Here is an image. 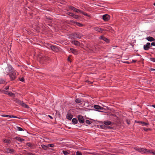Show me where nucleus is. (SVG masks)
Listing matches in <instances>:
<instances>
[{
  "instance_id": "f257e3e1",
  "label": "nucleus",
  "mask_w": 155,
  "mask_h": 155,
  "mask_svg": "<svg viewBox=\"0 0 155 155\" xmlns=\"http://www.w3.org/2000/svg\"><path fill=\"white\" fill-rule=\"evenodd\" d=\"M14 68L10 65H8L3 71L4 74L6 75H8L11 71H13Z\"/></svg>"
},
{
  "instance_id": "f03ea898",
  "label": "nucleus",
  "mask_w": 155,
  "mask_h": 155,
  "mask_svg": "<svg viewBox=\"0 0 155 155\" xmlns=\"http://www.w3.org/2000/svg\"><path fill=\"white\" fill-rule=\"evenodd\" d=\"M14 101L16 103H18V104L21 105L23 107H24L26 108H29L28 106L23 101H21L17 99H16L14 100Z\"/></svg>"
},
{
  "instance_id": "7ed1b4c3",
  "label": "nucleus",
  "mask_w": 155,
  "mask_h": 155,
  "mask_svg": "<svg viewBox=\"0 0 155 155\" xmlns=\"http://www.w3.org/2000/svg\"><path fill=\"white\" fill-rule=\"evenodd\" d=\"M9 77L11 80H14L16 78V71L14 68L13 71H11L9 74Z\"/></svg>"
},
{
  "instance_id": "20e7f679",
  "label": "nucleus",
  "mask_w": 155,
  "mask_h": 155,
  "mask_svg": "<svg viewBox=\"0 0 155 155\" xmlns=\"http://www.w3.org/2000/svg\"><path fill=\"white\" fill-rule=\"evenodd\" d=\"M72 37L74 38H81L83 35L79 33H74L71 35Z\"/></svg>"
},
{
  "instance_id": "39448f33",
  "label": "nucleus",
  "mask_w": 155,
  "mask_h": 155,
  "mask_svg": "<svg viewBox=\"0 0 155 155\" xmlns=\"http://www.w3.org/2000/svg\"><path fill=\"white\" fill-rule=\"evenodd\" d=\"M151 46L149 42H147L146 45H143V49L145 50H148Z\"/></svg>"
},
{
  "instance_id": "423d86ee",
  "label": "nucleus",
  "mask_w": 155,
  "mask_h": 155,
  "mask_svg": "<svg viewBox=\"0 0 155 155\" xmlns=\"http://www.w3.org/2000/svg\"><path fill=\"white\" fill-rule=\"evenodd\" d=\"M78 118L79 122L83 124L84 122V119L82 116L79 115L78 116Z\"/></svg>"
},
{
  "instance_id": "0eeeda50",
  "label": "nucleus",
  "mask_w": 155,
  "mask_h": 155,
  "mask_svg": "<svg viewBox=\"0 0 155 155\" xmlns=\"http://www.w3.org/2000/svg\"><path fill=\"white\" fill-rule=\"evenodd\" d=\"M150 152V150H147L145 148H140V152L141 153H149V152Z\"/></svg>"
},
{
  "instance_id": "6e6552de",
  "label": "nucleus",
  "mask_w": 155,
  "mask_h": 155,
  "mask_svg": "<svg viewBox=\"0 0 155 155\" xmlns=\"http://www.w3.org/2000/svg\"><path fill=\"white\" fill-rule=\"evenodd\" d=\"M102 18L104 21H107L109 20L110 16L107 14H105L103 16Z\"/></svg>"
},
{
  "instance_id": "1a4fd4ad",
  "label": "nucleus",
  "mask_w": 155,
  "mask_h": 155,
  "mask_svg": "<svg viewBox=\"0 0 155 155\" xmlns=\"http://www.w3.org/2000/svg\"><path fill=\"white\" fill-rule=\"evenodd\" d=\"M94 30L101 33H102L103 31L104 30L103 29L99 28L98 27H95L94 28Z\"/></svg>"
},
{
  "instance_id": "9d476101",
  "label": "nucleus",
  "mask_w": 155,
  "mask_h": 155,
  "mask_svg": "<svg viewBox=\"0 0 155 155\" xmlns=\"http://www.w3.org/2000/svg\"><path fill=\"white\" fill-rule=\"evenodd\" d=\"M94 107L95 109L97 110L98 111H100L99 110H103V108L102 107H101L99 105H95L94 106Z\"/></svg>"
},
{
  "instance_id": "9b49d317",
  "label": "nucleus",
  "mask_w": 155,
  "mask_h": 155,
  "mask_svg": "<svg viewBox=\"0 0 155 155\" xmlns=\"http://www.w3.org/2000/svg\"><path fill=\"white\" fill-rule=\"evenodd\" d=\"M69 51L75 55H77L78 52V51L77 50L73 48H70Z\"/></svg>"
},
{
  "instance_id": "f8f14e48",
  "label": "nucleus",
  "mask_w": 155,
  "mask_h": 155,
  "mask_svg": "<svg viewBox=\"0 0 155 155\" xmlns=\"http://www.w3.org/2000/svg\"><path fill=\"white\" fill-rule=\"evenodd\" d=\"M14 150L12 149L6 148V152L8 153H14Z\"/></svg>"
},
{
  "instance_id": "ddd939ff",
  "label": "nucleus",
  "mask_w": 155,
  "mask_h": 155,
  "mask_svg": "<svg viewBox=\"0 0 155 155\" xmlns=\"http://www.w3.org/2000/svg\"><path fill=\"white\" fill-rule=\"evenodd\" d=\"M76 12H77V13H81L83 15H85V16H88V15L85 12H82L81 10H80V9H77V11H76Z\"/></svg>"
},
{
  "instance_id": "4468645a",
  "label": "nucleus",
  "mask_w": 155,
  "mask_h": 155,
  "mask_svg": "<svg viewBox=\"0 0 155 155\" xmlns=\"http://www.w3.org/2000/svg\"><path fill=\"white\" fill-rule=\"evenodd\" d=\"M99 38L103 40L104 41H105L106 42L108 43L109 41V40L108 39H107V38L104 37L103 35H102Z\"/></svg>"
},
{
  "instance_id": "2eb2a0df",
  "label": "nucleus",
  "mask_w": 155,
  "mask_h": 155,
  "mask_svg": "<svg viewBox=\"0 0 155 155\" xmlns=\"http://www.w3.org/2000/svg\"><path fill=\"white\" fill-rule=\"evenodd\" d=\"M111 122L109 120H107L104 121L103 123L105 125L109 126L111 125Z\"/></svg>"
},
{
  "instance_id": "dca6fc26",
  "label": "nucleus",
  "mask_w": 155,
  "mask_h": 155,
  "mask_svg": "<svg viewBox=\"0 0 155 155\" xmlns=\"http://www.w3.org/2000/svg\"><path fill=\"white\" fill-rule=\"evenodd\" d=\"M147 40L148 41H155V39L153 37L150 36L147 37L146 38Z\"/></svg>"
},
{
  "instance_id": "f3484780",
  "label": "nucleus",
  "mask_w": 155,
  "mask_h": 155,
  "mask_svg": "<svg viewBox=\"0 0 155 155\" xmlns=\"http://www.w3.org/2000/svg\"><path fill=\"white\" fill-rule=\"evenodd\" d=\"M73 117V116L69 113L67 114V115L66 116L67 118L69 120H71Z\"/></svg>"
},
{
  "instance_id": "a211bd4d",
  "label": "nucleus",
  "mask_w": 155,
  "mask_h": 155,
  "mask_svg": "<svg viewBox=\"0 0 155 155\" xmlns=\"http://www.w3.org/2000/svg\"><path fill=\"white\" fill-rule=\"evenodd\" d=\"M26 145L30 147L31 149H34L35 148V146L30 143H27Z\"/></svg>"
},
{
  "instance_id": "6ab92c4d",
  "label": "nucleus",
  "mask_w": 155,
  "mask_h": 155,
  "mask_svg": "<svg viewBox=\"0 0 155 155\" xmlns=\"http://www.w3.org/2000/svg\"><path fill=\"white\" fill-rule=\"evenodd\" d=\"M75 101L77 104H78L80 103L81 102H83V101L81 99L77 98L76 99Z\"/></svg>"
},
{
  "instance_id": "aec40b11",
  "label": "nucleus",
  "mask_w": 155,
  "mask_h": 155,
  "mask_svg": "<svg viewBox=\"0 0 155 155\" xmlns=\"http://www.w3.org/2000/svg\"><path fill=\"white\" fill-rule=\"evenodd\" d=\"M72 43L76 46H79L80 45V43L79 41L75 40L72 41Z\"/></svg>"
},
{
  "instance_id": "412c9836",
  "label": "nucleus",
  "mask_w": 155,
  "mask_h": 155,
  "mask_svg": "<svg viewBox=\"0 0 155 155\" xmlns=\"http://www.w3.org/2000/svg\"><path fill=\"white\" fill-rule=\"evenodd\" d=\"M15 138L20 142H22L23 141L25 140L24 139L19 137H16Z\"/></svg>"
},
{
  "instance_id": "4be33fe9",
  "label": "nucleus",
  "mask_w": 155,
  "mask_h": 155,
  "mask_svg": "<svg viewBox=\"0 0 155 155\" xmlns=\"http://www.w3.org/2000/svg\"><path fill=\"white\" fill-rule=\"evenodd\" d=\"M72 123L74 124H76L78 123V120L76 118H74L72 120Z\"/></svg>"
},
{
  "instance_id": "5701e85b",
  "label": "nucleus",
  "mask_w": 155,
  "mask_h": 155,
  "mask_svg": "<svg viewBox=\"0 0 155 155\" xmlns=\"http://www.w3.org/2000/svg\"><path fill=\"white\" fill-rule=\"evenodd\" d=\"M50 47L51 49L53 51H56L57 49V48L56 47L53 45L51 46Z\"/></svg>"
},
{
  "instance_id": "b1692460",
  "label": "nucleus",
  "mask_w": 155,
  "mask_h": 155,
  "mask_svg": "<svg viewBox=\"0 0 155 155\" xmlns=\"http://www.w3.org/2000/svg\"><path fill=\"white\" fill-rule=\"evenodd\" d=\"M69 8L71 9V10H72L73 11H74L75 12H76V11H77V8H75L74 7H73V6H70L69 7Z\"/></svg>"
},
{
  "instance_id": "393cba45",
  "label": "nucleus",
  "mask_w": 155,
  "mask_h": 155,
  "mask_svg": "<svg viewBox=\"0 0 155 155\" xmlns=\"http://www.w3.org/2000/svg\"><path fill=\"white\" fill-rule=\"evenodd\" d=\"M74 23L76 24L78 26L80 27H82L83 26V25L82 24L78 22H75Z\"/></svg>"
},
{
  "instance_id": "a878e982",
  "label": "nucleus",
  "mask_w": 155,
  "mask_h": 155,
  "mask_svg": "<svg viewBox=\"0 0 155 155\" xmlns=\"http://www.w3.org/2000/svg\"><path fill=\"white\" fill-rule=\"evenodd\" d=\"M3 142L7 143H9L10 142V141L8 140L4 139L3 140Z\"/></svg>"
},
{
  "instance_id": "bb28decb",
  "label": "nucleus",
  "mask_w": 155,
  "mask_h": 155,
  "mask_svg": "<svg viewBox=\"0 0 155 155\" xmlns=\"http://www.w3.org/2000/svg\"><path fill=\"white\" fill-rule=\"evenodd\" d=\"M8 95L9 96H10L12 97V96H14L15 95V94L9 91L8 92Z\"/></svg>"
},
{
  "instance_id": "cd10ccee",
  "label": "nucleus",
  "mask_w": 155,
  "mask_h": 155,
  "mask_svg": "<svg viewBox=\"0 0 155 155\" xmlns=\"http://www.w3.org/2000/svg\"><path fill=\"white\" fill-rule=\"evenodd\" d=\"M9 117H10V118H18V119H21V118H19V117H17V116H13V115H9Z\"/></svg>"
},
{
  "instance_id": "c85d7f7f",
  "label": "nucleus",
  "mask_w": 155,
  "mask_h": 155,
  "mask_svg": "<svg viewBox=\"0 0 155 155\" xmlns=\"http://www.w3.org/2000/svg\"><path fill=\"white\" fill-rule=\"evenodd\" d=\"M62 152L64 155H68L69 154V153L67 151L65 150H63L62 151Z\"/></svg>"
},
{
  "instance_id": "c756f323",
  "label": "nucleus",
  "mask_w": 155,
  "mask_h": 155,
  "mask_svg": "<svg viewBox=\"0 0 155 155\" xmlns=\"http://www.w3.org/2000/svg\"><path fill=\"white\" fill-rule=\"evenodd\" d=\"M5 81L2 79H0V84H3L5 83Z\"/></svg>"
},
{
  "instance_id": "7c9ffc66",
  "label": "nucleus",
  "mask_w": 155,
  "mask_h": 155,
  "mask_svg": "<svg viewBox=\"0 0 155 155\" xmlns=\"http://www.w3.org/2000/svg\"><path fill=\"white\" fill-rule=\"evenodd\" d=\"M41 146L42 148L45 150H46L47 149V147L45 145L43 144L41 145Z\"/></svg>"
},
{
  "instance_id": "2f4dec72",
  "label": "nucleus",
  "mask_w": 155,
  "mask_h": 155,
  "mask_svg": "<svg viewBox=\"0 0 155 155\" xmlns=\"http://www.w3.org/2000/svg\"><path fill=\"white\" fill-rule=\"evenodd\" d=\"M141 124H142L143 126H147V125H148V124L144 122H141Z\"/></svg>"
},
{
  "instance_id": "473e14b6",
  "label": "nucleus",
  "mask_w": 155,
  "mask_h": 155,
  "mask_svg": "<svg viewBox=\"0 0 155 155\" xmlns=\"http://www.w3.org/2000/svg\"><path fill=\"white\" fill-rule=\"evenodd\" d=\"M86 123L87 124H90L92 123V122L90 120H87L86 121Z\"/></svg>"
},
{
  "instance_id": "72a5a7b5",
  "label": "nucleus",
  "mask_w": 155,
  "mask_h": 155,
  "mask_svg": "<svg viewBox=\"0 0 155 155\" xmlns=\"http://www.w3.org/2000/svg\"><path fill=\"white\" fill-rule=\"evenodd\" d=\"M8 91H7L6 90H4L3 91V93L5 94H8Z\"/></svg>"
},
{
  "instance_id": "f704fd0d",
  "label": "nucleus",
  "mask_w": 155,
  "mask_h": 155,
  "mask_svg": "<svg viewBox=\"0 0 155 155\" xmlns=\"http://www.w3.org/2000/svg\"><path fill=\"white\" fill-rule=\"evenodd\" d=\"M73 17L76 19H78L79 18V16L78 15H74V16H73Z\"/></svg>"
},
{
  "instance_id": "c9c22d12",
  "label": "nucleus",
  "mask_w": 155,
  "mask_h": 155,
  "mask_svg": "<svg viewBox=\"0 0 155 155\" xmlns=\"http://www.w3.org/2000/svg\"><path fill=\"white\" fill-rule=\"evenodd\" d=\"M134 149L135 150L139 152H140V148L135 147Z\"/></svg>"
},
{
  "instance_id": "e433bc0d",
  "label": "nucleus",
  "mask_w": 155,
  "mask_h": 155,
  "mask_svg": "<svg viewBox=\"0 0 155 155\" xmlns=\"http://www.w3.org/2000/svg\"><path fill=\"white\" fill-rule=\"evenodd\" d=\"M17 130L19 131H22L23 130V129L21 127H17Z\"/></svg>"
},
{
  "instance_id": "4c0bfd02",
  "label": "nucleus",
  "mask_w": 155,
  "mask_h": 155,
  "mask_svg": "<svg viewBox=\"0 0 155 155\" xmlns=\"http://www.w3.org/2000/svg\"><path fill=\"white\" fill-rule=\"evenodd\" d=\"M76 155H82V153L80 151H77L76 153Z\"/></svg>"
},
{
  "instance_id": "58836bf2",
  "label": "nucleus",
  "mask_w": 155,
  "mask_h": 155,
  "mask_svg": "<svg viewBox=\"0 0 155 155\" xmlns=\"http://www.w3.org/2000/svg\"><path fill=\"white\" fill-rule=\"evenodd\" d=\"M68 15H70V16H71L72 17H73V16H74V14L72 13L68 12Z\"/></svg>"
},
{
  "instance_id": "ea45409f",
  "label": "nucleus",
  "mask_w": 155,
  "mask_h": 155,
  "mask_svg": "<svg viewBox=\"0 0 155 155\" xmlns=\"http://www.w3.org/2000/svg\"><path fill=\"white\" fill-rule=\"evenodd\" d=\"M151 61L155 62V58H150Z\"/></svg>"
},
{
  "instance_id": "a19ab883",
  "label": "nucleus",
  "mask_w": 155,
  "mask_h": 155,
  "mask_svg": "<svg viewBox=\"0 0 155 155\" xmlns=\"http://www.w3.org/2000/svg\"><path fill=\"white\" fill-rule=\"evenodd\" d=\"M48 58V57H43L42 58V60H43L45 61V60H46Z\"/></svg>"
},
{
  "instance_id": "79ce46f5",
  "label": "nucleus",
  "mask_w": 155,
  "mask_h": 155,
  "mask_svg": "<svg viewBox=\"0 0 155 155\" xmlns=\"http://www.w3.org/2000/svg\"><path fill=\"white\" fill-rule=\"evenodd\" d=\"M1 116L3 117H9V115L3 114V115H1Z\"/></svg>"
},
{
  "instance_id": "37998d69",
  "label": "nucleus",
  "mask_w": 155,
  "mask_h": 155,
  "mask_svg": "<svg viewBox=\"0 0 155 155\" xmlns=\"http://www.w3.org/2000/svg\"><path fill=\"white\" fill-rule=\"evenodd\" d=\"M149 153H152L155 155V151H152L151 150H150V152H149Z\"/></svg>"
},
{
  "instance_id": "c03bdc74",
  "label": "nucleus",
  "mask_w": 155,
  "mask_h": 155,
  "mask_svg": "<svg viewBox=\"0 0 155 155\" xmlns=\"http://www.w3.org/2000/svg\"><path fill=\"white\" fill-rule=\"evenodd\" d=\"M48 146L50 147H54V146L53 144H49Z\"/></svg>"
},
{
  "instance_id": "a18cd8bd",
  "label": "nucleus",
  "mask_w": 155,
  "mask_h": 155,
  "mask_svg": "<svg viewBox=\"0 0 155 155\" xmlns=\"http://www.w3.org/2000/svg\"><path fill=\"white\" fill-rule=\"evenodd\" d=\"M143 129L144 130L146 131H147L148 130H150L149 128H147L146 127H144L143 128Z\"/></svg>"
},
{
  "instance_id": "49530a36",
  "label": "nucleus",
  "mask_w": 155,
  "mask_h": 155,
  "mask_svg": "<svg viewBox=\"0 0 155 155\" xmlns=\"http://www.w3.org/2000/svg\"><path fill=\"white\" fill-rule=\"evenodd\" d=\"M151 46H155V42H153L151 43Z\"/></svg>"
},
{
  "instance_id": "de8ad7c7",
  "label": "nucleus",
  "mask_w": 155,
  "mask_h": 155,
  "mask_svg": "<svg viewBox=\"0 0 155 155\" xmlns=\"http://www.w3.org/2000/svg\"><path fill=\"white\" fill-rule=\"evenodd\" d=\"M127 124H130V120H127Z\"/></svg>"
},
{
  "instance_id": "09e8293b",
  "label": "nucleus",
  "mask_w": 155,
  "mask_h": 155,
  "mask_svg": "<svg viewBox=\"0 0 155 155\" xmlns=\"http://www.w3.org/2000/svg\"><path fill=\"white\" fill-rule=\"evenodd\" d=\"M9 88V86H7L5 87V90H6L8 89Z\"/></svg>"
},
{
  "instance_id": "8fccbe9b",
  "label": "nucleus",
  "mask_w": 155,
  "mask_h": 155,
  "mask_svg": "<svg viewBox=\"0 0 155 155\" xmlns=\"http://www.w3.org/2000/svg\"><path fill=\"white\" fill-rule=\"evenodd\" d=\"M142 121H135V122L137 123H138L139 124H141V122H142Z\"/></svg>"
},
{
  "instance_id": "3c124183",
  "label": "nucleus",
  "mask_w": 155,
  "mask_h": 155,
  "mask_svg": "<svg viewBox=\"0 0 155 155\" xmlns=\"http://www.w3.org/2000/svg\"><path fill=\"white\" fill-rule=\"evenodd\" d=\"M24 80L25 79L23 78H21L20 79V81L22 82L24 81Z\"/></svg>"
},
{
  "instance_id": "603ef678",
  "label": "nucleus",
  "mask_w": 155,
  "mask_h": 155,
  "mask_svg": "<svg viewBox=\"0 0 155 155\" xmlns=\"http://www.w3.org/2000/svg\"><path fill=\"white\" fill-rule=\"evenodd\" d=\"M107 127L109 129H113V128L112 127H111L110 126Z\"/></svg>"
},
{
  "instance_id": "864d4df0",
  "label": "nucleus",
  "mask_w": 155,
  "mask_h": 155,
  "mask_svg": "<svg viewBox=\"0 0 155 155\" xmlns=\"http://www.w3.org/2000/svg\"><path fill=\"white\" fill-rule=\"evenodd\" d=\"M48 117H49L51 119H53V117H52V116H51L50 115H48Z\"/></svg>"
},
{
  "instance_id": "5fc2aeb1",
  "label": "nucleus",
  "mask_w": 155,
  "mask_h": 155,
  "mask_svg": "<svg viewBox=\"0 0 155 155\" xmlns=\"http://www.w3.org/2000/svg\"><path fill=\"white\" fill-rule=\"evenodd\" d=\"M151 70L152 71H155V69L151 68Z\"/></svg>"
},
{
  "instance_id": "6e6d98bb",
  "label": "nucleus",
  "mask_w": 155,
  "mask_h": 155,
  "mask_svg": "<svg viewBox=\"0 0 155 155\" xmlns=\"http://www.w3.org/2000/svg\"><path fill=\"white\" fill-rule=\"evenodd\" d=\"M137 61L136 60H133L132 61L133 62H136Z\"/></svg>"
},
{
  "instance_id": "4d7b16f0",
  "label": "nucleus",
  "mask_w": 155,
  "mask_h": 155,
  "mask_svg": "<svg viewBox=\"0 0 155 155\" xmlns=\"http://www.w3.org/2000/svg\"><path fill=\"white\" fill-rule=\"evenodd\" d=\"M152 107L155 108V105H152Z\"/></svg>"
},
{
  "instance_id": "13d9d810",
  "label": "nucleus",
  "mask_w": 155,
  "mask_h": 155,
  "mask_svg": "<svg viewBox=\"0 0 155 155\" xmlns=\"http://www.w3.org/2000/svg\"><path fill=\"white\" fill-rule=\"evenodd\" d=\"M68 61H70V59H69V58H68Z\"/></svg>"
},
{
  "instance_id": "bf43d9fd",
  "label": "nucleus",
  "mask_w": 155,
  "mask_h": 155,
  "mask_svg": "<svg viewBox=\"0 0 155 155\" xmlns=\"http://www.w3.org/2000/svg\"><path fill=\"white\" fill-rule=\"evenodd\" d=\"M153 5L155 6V2L153 4Z\"/></svg>"
}]
</instances>
